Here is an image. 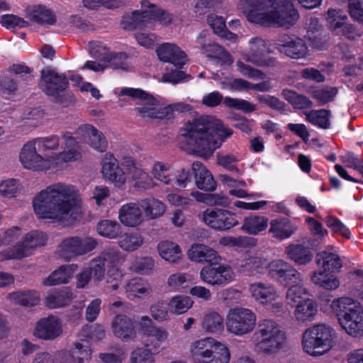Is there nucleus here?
<instances>
[{"label":"nucleus","instance_id":"nucleus-47","mask_svg":"<svg viewBox=\"0 0 363 363\" xmlns=\"http://www.w3.org/2000/svg\"><path fill=\"white\" fill-rule=\"evenodd\" d=\"M274 0H240V3L250 9L247 14V18L249 21L252 22L250 19V14L252 12L257 14L267 13L268 10L273 6Z\"/></svg>","mask_w":363,"mask_h":363},{"label":"nucleus","instance_id":"nucleus-6","mask_svg":"<svg viewBox=\"0 0 363 363\" xmlns=\"http://www.w3.org/2000/svg\"><path fill=\"white\" fill-rule=\"evenodd\" d=\"M40 86L43 91L52 97V101L64 107L74 104V95L67 91L68 79L64 74H60L53 69H45L41 71Z\"/></svg>","mask_w":363,"mask_h":363},{"label":"nucleus","instance_id":"nucleus-5","mask_svg":"<svg viewBox=\"0 0 363 363\" xmlns=\"http://www.w3.org/2000/svg\"><path fill=\"white\" fill-rule=\"evenodd\" d=\"M335 337V332L330 325L324 323L315 325L303 333V349L311 356L323 355L331 350Z\"/></svg>","mask_w":363,"mask_h":363},{"label":"nucleus","instance_id":"nucleus-38","mask_svg":"<svg viewBox=\"0 0 363 363\" xmlns=\"http://www.w3.org/2000/svg\"><path fill=\"white\" fill-rule=\"evenodd\" d=\"M201 326L208 333L220 332L224 328L223 318L216 311H208L203 317Z\"/></svg>","mask_w":363,"mask_h":363},{"label":"nucleus","instance_id":"nucleus-39","mask_svg":"<svg viewBox=\"0 0 363 363\" xmlns=\"http://www.w3.org/2000/svg\"><path fill=\"white\" fill-rule=\"evenodd\" d=\"M327 15V20L329 21L330 28L333 30L342 28L344 33L346 32H352V26L350 25H347L345 23V21L347 18V16L344 14L341 10L328 9Z\"/></svg>","mask_w":363,"mask_h":363},{"label":"nucleus","instance_id":"nucleus-34","mask_svg":"<svg viewBox=\"0 0 363 363\" xmlns=\"http://www.w3.org/2000/svg\"><path fill=\"white\" fill-rule=\"evenodd\" d=\"M285 334L272 320L263 319L258 322L253 335L254 340Z\"/></svg>","mask_w":363,"mask_h":363},{"label":"nucleus","instance_id":"nucleus-18","mask_svg":"<svg viewBox=\"0 0 363 363\" xmlns=\"http://www.w3.org/2000/svg\"><path fill=\"white\" fill-rule=\"evenodd\" d=\"M20 160L26 169L37 170L43 167V162L48 160L47 155L40 152L35 140L25 144L20 153Z\"/></svg>","mask_w":363,"mask_h":363},{"label":"nucleus","instance_id":"nucleus-16","mask_svg":"<svg viewBox=\"0 0 363 363\" xmlns=\"http://www.w3.org/2000/svg\"><path fill=\"white\" fill-rule=\"evenodd\" d=\"M143 10L134 11L130 15L123 17L121 24L125 29H143L151 28L153 26L154 18L157 16V13L152 12V9L143 7Z\"/></svg>","mask_w":363,"mask_h":363},{"label":"nucleus","instance_id":"nucleus-54","mask_svg":"<svg viewBox=\"0 0 363 363\" xmlns=\"http://www.w3.org/2000/svg\"><path fill=\"white\" fill-rule=\"evenodd\" d=\"M207 20L213 32L217 35L223 38H228V35H233V33L226 30L225 22L223 17L211 14Z\"/></svg>","mask_w":363,"mask_h":363},{"label":"nucleus","instance_id":"nucleus-42","mask_svg":"<svg viewBox=\"0 0 363 363\" xmlns=\"http://www.w3.org/2000/svg\"><path fill=\"white\" fill-rule=\"evenodd\" d=\"M125 290L128 296L133 297L150 295L152 292L150 284L140 278L130 279L125 286Z\"/></svg>","mask_w":363,"mask_h":363},{"label":"nucleus","instance_id":"nucleus-20","mask_svg":"<svg viewBox=\"0 0 363 363\" xmlns=\"http://www.w3.org/2000/svg\"><path fill=\"white\" fill-rule=\"evenodd\" d=\"M267 51L265 41L260 38H252L250 40V52L245 57L250 62L257 66H274L276 60L272 57H267Z\"/></svg>","mask_w":363,"mask_h":363},{"label":"nucleus","instance_id":"nucleus-25","mask_svg":"<svg viewBox=\"0 0 363 363\" xmlns=\"http://www.w3.org/2000/svg\"><path fill=\"white\" fill-rule=\"evenodd\" d=\"M191 169L194 174L196 186L206 191H213L216 188V182L211 173L199 161L193 162Z\"/></svg>","mask_w":363,"mask_h":363},{"label":"nucleus","instance_id":"nucleus-45","mask_svg":"<svg viewBox=\"0 0 363 363\" xmlns=\"http://www.w3.org/2000/svg\"><path fill=\"white\" fill-rule=\"evenodd\" d=\"M219 243L223 246L229 247H247L255 246L257 240L250 237L247 236H225L220 239Z\"/></svg>","mask_w":363,"mask_h":363},{"label":"nucleus","instance_id":"nucleus-10","mask_svg":"<svg viewBox=\"0 0 363 363\" xmlns=\"http://www.w3.org/2000/svg\"><path fill=\"white\" fill-rule=\"evenodd\" d=\"M47 240V235L43 231L32 230L25 235L21 242L7 252L6 258L19 259L27 257L31 254L33 248L44 245Z\"/></svg>","mask_w":363,"mask_h":363},{"label":"nucleus","instance_id":"nucleus-37","mask_svg":"<svg viewBox=\"0 0 363 363\" xmlns=\"http://www.w3.org/2000/svg\"><path fill=\"white\" fill-rule=\"evenodd\" d=\"M143 243V238L138 233H123L119 235L118 244L119 247L127 252H133L138 249Z\"/></svg>","mask_w":363,"mask_h":363},{"label":"nucleus","instance_id":"nucleus-15","mask_svg":"<svg viewBox=\"0 0 363 363\" xmlns=\"http://www.w3.org/2000/svg\"><path fill=\"white\" fill-rule=\"evenodd\" d=\"M315 241H307L299 244H291L285 248L287 257L297 265H306L313 258V250L316 249Z\"/></svg>","mask_w":363,"mask_h":363},{"label":"nucleus","instance_id":"nucleus-21","mask_svg":"<svg viewBox=\"0 0 363 363\" xmlns=\"http://www.w3.org/2000/svg\"><path fill=\"white\" fill-rule=\"evenodd\" d=\"M160 61L169 62L177 68H182L187 60L186 53L175 44L162 43L156 50Z\"/></svg>","mask_w":363,"mask_h":363},{"label":"nucleus","instance_id":"nucleus-31","mask_svg":"<svg viewBox=\"0 0 363 363\" xmlns=\"http://www.w3.org/2000/svg\"><path fill=\"white\" fill-rule=\"evenodd\" d=\"M7 298L15 304L31 307L38 304L40 296L35 290L16 291L9 294Z\"/></svg>","mask_w":363,"mask_h":363},{"label":"nucleus","instance_id":"nucleus-53","mask_svg":"<svg viewBox=\"0 0 363 363\" xmlns=\"http://www.w3.org/2000/svg\"><path fill=\"white\" fill-rule=\"evenodd\" d=\"M155 266V261L152 257H136L132 262L130 268L133 271L140 274H148Z\"/></svg>","mask_w":363,"mask_h":363},{"label":"nucleus","instance_id":"nucleus-56","mask_svg":"<svg viewBox=\"0 0 363 363\" xmlns=\"http://www.w3.org/2000/svg\"><path fill=\"white\" fill-rule=\"evenodd\" d=\"M71 350V355L74 359H77L78 363H84L91 358V350L89 349L88 343L84 345L80 342H75Z\"/></svg>","mask_w":363,"mask_h":363},{"label":"nucleus","instance_id":"nucleus-57","mask_svg":"<svg viewBox=\"0 0 363 363\" xmlns=\"http://www.w3.org/2000/svg\"><path fill=\"white\" fill-rule=\"evenodd\" d=\"M9 71L16 75L13 79L18 82V84L21 81L29 82L33 78V76L31 74V69L24 65L13 64L9 68Z\"/></svg>","mask_w":363,"mask_h":363},{"label":"nucleus","instance_id":"nucleus-11","mask_svg":"<svg viewBox=\"0 0 363 363\" xmlns=\"http://www.w3.org/2000/svg\"><path fill=\"white\" fill-rule=\"evenodd\" d=\"M98 245V240L91 237H72L62 242L61 254L66 259L72 256H82L94 250Z\"/></svg>","mask_w":363,"mask_h":363},{"label":"nucleus","instance_id":"nucleus-44","mask_svg":"<svg viewBox=\"0 0 363 363\" xmlns=\"http://www.w3.org/2000/svg\"><path fill=\"white\" fill-rule=\"evenodd\" d=\"M193 195L197 201L203 202L209 206H220L226 207L230 204L229 199L218 194H205L201 192L194 193Z\"/></svg>","mask_w":363,"mask_h":363},{"label":"nucleus","instance_id":"nucleus-8","mask_svg":"<svg viewBox=\"0 0 363 363\" xmlns=\"http://www.w3.org/2000/svg\"><path fill=\"white\" fill-rule=\"evenodd\" d=\"M256 315L245 308H234L229 311L226 317L227 330L237 336L251 333L256 325Z\"/></svg>","mask_w":363,"mask_h":363},{"label":"nucleus","instance_id":"nucleus-59","mask_svg":"<svg viewBox=\"0 0 363 363\" xmlns=\"http://www.w3.org/2000/svg\"><path fill=\"white\" fill-rule=\"evenodd\" d=\"M97 258L99 262H102L104 264L106 263L110 267L116 266L123 259L121 252L113 248L104 250L99 254Z\"/></svg>","mask_w":363,"mask_h":363},{"label":"nucleus","instance_id":"nucleus-43","mask_svg":"<svg viewBox=\"0 0 363 363\" xmlns=\"http://www.w3.org/2000/svg\"><path fill=\"white\" fill-rule=\"evenodd\" d=\"M281 95L294 108L306 109L313 106V102L307 96L298 94L295 91L283 89Z\"/></svg>","mask_w":363,"mask_h":363},{"label":"nucleus","instance_id":"nucleus-41","mask_svg":"<svg viewBox=\"0 0 363 363\" xmlns=\"http://www.w3.org/2000/svg\"><path fill=\"white\" fill-rule=\"evenodd\" d=\"M158 251L160 256L165 260L174 263L182 257L179 246L169 241H163L158 245Z\"/></svg>","mask_w":363,"mask_h":363},{"label":"nucleus","instance_id":"nucleus-27","mask_svg":"<svg viewBox=\"0 0 363 363\" xmlns=\"http://www.w3.org/2000/svg\"><path fill=\"white\" fill-rule=\"evenodd\" d=\"M118 218L125 227H138L143 220L142 211L135 203L122 206L118 212Z\"/></svg>","mask_w":363,"mask_h":363},{"label":"nucleus","instance_id":"nucleus-17","mask_svg":"<svg viewBox=\"0 0 363 363\" xmlns=\"http://www.w3.org/2000/svg\"><path fill=\"white\" fill-rule=\"evenodd\" d=\"M207 34L208 32L206 30H202L196 38L197 43L201 45V48L207 54V57L221 65L230 64L231 62L230 54L218 44L210 40H206Z\"/></svg>","mask_w":363,"mask_h":363},{"label":"nucleus","instance_id":"nucleus-35","mask_svg":"<svg viewBox=\"0 0 363 363\" xmlns=\"http://www.w3.org/2000/svg\"><path fill=\"white\" fill-rule=\"evenodd\" d=\"M315 262L318 266L323 267L324 271H339L342 267L338 255L326 251L317 254Z\"/></svg>","mask_w":363,"mask_h":363},{"label":"nucleus","instance_id":"nucleus-55","mask_svg":"<svg viewBox=\"0 0 363 363\" xmlns=\"http://www.w3.org/2000/svg\"><path fill=\"white\" fill-rule=\"evenodd\" d=\"M264 261L258 257H250L242 262L240 265V269L243 273L250 276L253 275L255 272L262 269Z\"/></svg>","mask_w":363,"mask_h":363},{"label":"nucleus","instance_id":"nucleus-50","mask_svg":"<svg viewBox=\"0 0 363 363\" xmlns=\"http://www.w3.org/2000/svg\"><path fill=\"white\" fill-rule=\"evenodd\" d=\"M306 290L301 286L294 285L288 289L286 294V299L288 304L296 306L299 303H302L303 299H309L307 298Z\"/></svg>","mask_w":363,"mask_h":363},{"label":"nucleus","instance_id":"nucleus-64","mask_svg":"<svg viewBox=\"0 0 363 363\" xmlns=\"http://www.w3.org/2000/svg\"><path fill=\"white\" fill-rule=\"evenodd\" d=\"M337 93V90L335 87L314 90L312 92V96L318 101L320 105H323L327 102L333 100Z\"/></svg>","mask_w":363,"mask_h":363},{"label":"nucleus","instance_id":"nucleus-23","mask_svg":"<svg viewBox=\"0 0 363 363\" xmlns=\"http://www.w3.org/2000/svg\"><path fill=\"white\" fill-rule=\"evenodd\" d=\"M76 134L99 152H104L108 147V142L104 134L91 125L85 124L79 126Z\"/></svg>","mask_w":363,"mask_h":363},{"label":"nucleus","instance_id":"nucleus-12","mask_svg":"<svg viewBox=\"0 0 363 363\" xmlns=\"http://www.w3.org/2000/svg\"><path fill=\"white\" fill-rule=\"evenodd\" d=\"M269 274L282 285L295 284L301 280L300 272L290 263L277 259L269 264Z\"/></svg>","mask_w":363,"mask_h":363},{"label":"nucleus","instance_id":"nucleus-33","mask_svg":"<svg viewBox=\"0 0 363 363\" xmlns=\"http://www.w3.org/2000/svg\"><path fill=\"white\" fill-rule=\"evenodd\" d=\"M28 17L40 25H52L56 21L55 13L45 6H36L28 10Z\"/></svg>","mask_w":363,"mask_h":363},{"label":"nucleus","instance_id":"nucleus-26","mask_svg":"<svg viewBox=\"0 0 363 363\" xmlns=\"http://www.w3.org/2000/svg\"><path fill=\"white\" fill-rule=\"evenodd\" d=\"M286 335H280L254 340L257 352L264 355H272L278 352L284 345Z\"/></svg>","mask_w":363,"mask_h":363},{"label":"nucleus","instance_id":"nucleus-61","mask_svg":"<svg viewBox=\"0 0 363 363\" xmlns=\"http://www.w3.org/2000/svg\"><path fill=\"white\" fill-rule=\"evenodd\" d=\"M35 143L40 149V152L46 155L47 150H55L59 147V139L56 135L45 138H39L34 140Z\"/></svg>","mask_w":363,"mask_h":363},{"label":"nucleus","instance_id":"nucleus-19","mask_svg":"<svg viewBox=\"0 0 363 363\" xmlns=\"http://www.w3.org/2000/svg\"><path fill=\"white\" fill-rule=\"evenodd\" d=\"M201 218L203 223L210 227H235L239 224L235 215L223 209H207Z\"/></svg>","mask_w":363,"mask_h":363},{"label":"nucleus","instance_id":"nucleus-2","mask_svg":"<svg viewBox=\"0 0 363 363\" xmlns=\"http://www.w3.org/2000/svg\"><path fill=\"white\" fill-rule=\"evenodd\" d=\"M184 131L183 148L205 158L210 157L233 134L231 129L211 116H203L189 122Z\"/></svg>","mask_w":363,"mask_h":363},{"label":"nucleus","instance_id":"nucleus-13","mask_svg":"<svg viewBox=\"0 0 363 363\" xmlns=\"http://www.w3.org/2000/svg\"><path fill=\"white\" fill-rule=\"evenodd\" d=\"M62 331L60 318L51 315L40 318L35 323L33 335L40 340L52 341L60 337Z\"/></svg>","mask_w":363,"mask_h":363},{"label":"nucleus","instance_id":"nucleus-49","mask_svg":"<svg viewBox=\"0 0 363 363\" xmlns=\"http://www.w3.org/2000/svg\"><path fill=\"white\" fill-rule=\"evenodd\" d=\"M194 301L189 296H177L169 302L170 311L176 314H182L192 307Z\"/></svg>","mask_w":363,"mask_h":363},{"label":"nucleus","instance_id":"nucleus-52","mask_svg":"<svg viewBox=\"0 0 363 363\" xmlns=\"http://www.w3.org/2000/svg\"><path fill=\"white\" fill-rule=\"evenodd\" d=\"M169 302L158 301L150 307L152 317L157 321H164L169 318Z\"/></svg>","mask_w":363,"mask_h":363},{"label":"nucleus","instance_id":"nucleus-58","mask_svg":"<svg viewBox=\"0 0 363 363\" xmlns=\"http://www.w3.org/2000/svg\"><path fill=\"white\" fill-rule=\"evenodd\" d=\"M223 103L227 107L240 110L245 113H251L256 110L255 106L254 104L241 99L225 97L223 99Z\"/></svg>","mask_w":363,"mask_h":363},{"label":"nucleus","instance_id":"nucleus-36","mask_svg":"<svg viewBox=\"0 0 363 363\" xmlns=\"http://www.w3.org/2000/svg\"><path fill=\"white\" fill-rule=\"evenodd\" d=\"M318 312L317 306L312 299H303L302 303L296 305L295 317L301 322L311 321Z\"/></svg>","mask_w":363,"mask_h":363},{"label":"nucleus","instance_id":"nucleus-3","mask_svg":"<svg viewBox=\"0 0 363 363\" xmlns=\"http://www.w3.org/2000/svg\"><path fill=\"white\" fill-rule=\"evenodd\" d=\"M330 308L345 332L353 337L363 333V308L360 302L350 297L334 299Z\"/></svg>","mask_w":363,"mask_h":363},{"label":"nucleus","instance_id":"nucleus-22","mask_svg":"<svg viewBox=\"0 0 363 363\" xmlns=\"http://www.w3.org/2000/svg\"><path fill=\"white\" fill-rule=\"evenodd\" d=\"M222 345L211 337H206L194 342L190 346V355L196 363H201L208 359Z\"/></svg>","mask_w":363,"mask_h":363},{"label":"nucleus","instance_id":"nucleus-1","mask_svg":"<svg viewBox=\"0 0 363 363\" xmlns=\"http://www.w3.org/2000/svg\"><path fill=\"white\" fill-rule=\"evenodd\" d=\"M33 206L39 218L57 225H73L86 219L85 210L77 188L57 182L42 190L33 200Z\"/></svg>","mask_w":363,"mask_h":363},{"label":"nucleus","instance_id":"nucleus-51","mask_svg":"<svg viewBox=\"0 0 363 363\" xmlns=\"http://www.w3.org/2000/svg\"><path fill=\"white\" fill-rule=\"evenodd\" d=\"M325 272H314L311 277L313 282L328 290L337 289L340 285L339 280L333 277H329Z\"/></svg>","mask_w":363,"mask_h":363},{"label":"nucleus","instance_id":"nucleus-46","mask_svg":"<svg viewBox=\"0 0 363 363\" xmlns=\"http://www.w3.org/2000/svg\"><path fill=\"white\" fill-rule=\"evenodd\" d=\"M145 215L150 219L156 218L162 216L165 211L164 204L157 199H147L142 201Z\"/></svg>","mask_w":363,"mask_h":363},{"label":"nucleus","instance_id":"nucleus-63","mask_svg":"<svg viewBox=\"0 0 363 363\" xmlns=\"http://www.w3.org/2000/svg\"><path fill=\"white\" fill-rule=\"evenodd\" d=\"M209 356L201 363H228L230 357L229 350L224 345H218V350Z\"/></svg>","mask_w":363,"mask_h":363},{"label":"nucleus","instance_id":"nucleus-24","mask_svg":"<svg viewBox=\"0 0 363 363\" xmlns=\"http://www.w3.org/2000/svg\"><path fill=\"white\" fill-rule=\"evenodd\" d=\"M102 173L104 177L117 186H123L126 181L125 173L119 167L117 160L111 153H106L104 160Z\"/></svg>","mask_w":363,"mask_h":363},{"label":"nucleus","instance_id":"nucleus-60","mask_svg":"<svg viewBox=\"0 0 363 363\" xmlns=\"http://www.w3.org/2000/svg\"><path fill=\"white\" fill-rule=\"evenodd\" d=\"M169 166L162 162H157L153 166L152 173L155 177L161 182L165 184H172L174 177L169 175Z\"/></svg>","mask_w":363,"mask_h":363},{"label":"nucleus","instance_id":"nucleus-14","mask_svg":"<svg viewBox=\"0 0 363 363\" xmlns=\"http://www.w3.org/2000/svg\"><path fill=\"white\" fill-rule=\"evenodd\" d=\"M274 48L292 59H303L309 55L306 43L300 38L279 39L274 43Z\"/></svg>","mask_w":363,"mask_h":363},{"label":"nucleus","instance_id":"nucleus-40","mask_svg":"<svg viewBox=\"0 0 363 363\" xmlns=\"http://www.w3.org/2000/svg\"><path fill=\"white\" fill-rule=\"evenodd\" d=\"M73 298L72 293L68 290L49 294L45 298V305L49 308L66 306Z\"/></svg>","mask_w":363,"mask_h":363},{"label":"nucleus","instance_id":"nucleus-62","mask_svg":"<svg viewBox=\"0 0 363 363\" xmlns=\"http://www.w3.org/2000/svg\"><path fill=\"white\" fill-rule=\"evenodd\" d=\"M0 23L7 29L25 28L30 25L28 21L13 14L3 15Z\"/></svg>","mask_w":363,"mask_h":363},{"label":"nucleus","instance_id":"nucleus-9","mask_svg":"<svg viewBox=\"0 0 363 363\" xmlns=\"http://www.w3.org/2000/svg\"><path fill=\"white\" fill-rule=\"evenodd\" d=\"M199 275L201 279L208 285L223 286L233 280V272L229 265L214 262L203 267Z\"/></svg>","mask_w":363,"mask_h":363},{"label":"nucleus","instance_id":"nucleus-29","mask_svg":"<svg viewBox=\"0 0 363 363\" xmlns=\"http://www.w3.org/2000/svg\"><path fill=\"white\" fill-rule=\"evenodd\" d=\"M189 258L194 262H218L220 257L213 249L202 244H194L188 251Z\"/></svg>","mask_w":363,"mask_h":363},{"label":"nucleus","instance_id":"nucleus-7","mask_svg":"<svg viewBox=\"0 0 363 363\" xmlns=\"http://www.w3.org/2000/svg\"><path fill=\"white\" fill-rule=\"evenodd\" d=\"M121 96H130L133 100L138 101L140 106L135 111L142 117L151 118H163L167 113L164 108H159L157 100L151 95L140 89L123 88L120 91Z\"/></svg>","mask_w":363,"mask_h":363},{"label":"nucleus","instance_id":"nucleus-28","mask_svg":"<svg viewBox=\"0 0 363 363\" xmlns=\"http://www.w3.org/2000/svg\"><path fill=\"white\" fill-rule=\"evenodd\" d=\"M111 326L114 335L125 341L131 340L135 336L133 322L125 315H116L112 321Z\"/></svg>","mask_w":363,"mask_h":363},{"label":"nucleus","instance_id":"nucleus-4","mask_svg":"<svg viewBox=\"0 0 363 363\" xmlns=\"http://www.w3.org/2000/svg\"><path fill=\"white\" fill-rule=\"evenodd\" d=\"M252 23L289 28L296 23L299 18L298 11L289 0H274L273 6L267 13L257 14L252 12L250 14Z\"/></svg>","mask_w":363,"mask_h":363},{"label":"nucleus","instance_id":"nucleus-30","mask_svg":"<svg viewBox=\"0 0 363 363\" xmlns=\"http://www.w3.org/2000/svg\"><path fill=\"white\" fill-rule=\"evenodd\" d=\"M249 290L252 296L263 304L274 301L277 296V290L272 284L261 281L251 284Z\"/></svg>","mask_w":363,"mask_h":363},{"label":"nucleus","instance_id":"nucleus-48","mask_svg":"<svg viewBox=\"0 0 363 363\" xmlns=\"http://www.w3.org/2000/svg\"><path fill=\"white\" fill-rule=\"evenodd\" d=\"M306 120L313 125H318L322 128H328L330 127L329 118L330 112L325 109L318 111L313 110L310 112H305Z\"/></svg>","mask_w":363,"mask_h":363},{"label":"nucleus","instance_id":"nucleus-32","mask_svg":"<svg viewBox=\"0 0 363 363\" xmlns=\"http://www.w3.org/2000/svg\"><path fill=\"white\" fill-rule=\"evenodd\" d=\"M77 266L74 264L62 265L55 270L43 283L45 286H54L67 284L74 272Z\"/></svg>","mask_w":363,"mask_h":363}]
</instances>
